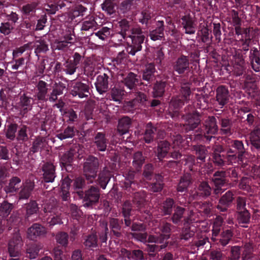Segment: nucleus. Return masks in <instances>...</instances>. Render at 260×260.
Segmentation results:
<instances>
[{
  "instance_id": "1",
  "label": "nucleus",
  "mask_w": 260,
  "mask_h": 260,
  "mask_svg": "<svg viewBox=\"0 0 260 260\" xmlns=\"http://www.w3.org/2000/svg\"><path fill=\"white\" fill-rule=\"evenodd\" d=\"M132 22L126 19L118 21L115 25V31L126 41V50L129 54L135 55L142 50L145 36L140 27H133Z\"/></svg>"
},
{
  "instance_id": "2",
  "label": "nucleus",
  "mask_w": 260,
  "mask_h": 260,
  "mask_svg": "<svg viewBox=\"0 0 260 260\" xmlns=\"http://www.w3.org/2000/svg\"><path fill=\"white\" fill-rule=\"evenodd\" d=\"M212 160L215 166L222 167L234 164L225 145H216L212 148Z\"/></svg>"
},
{
  "instance_id": "3",
  "label": "nucleus",
  "mask_w": 260,
  "mask_h": 260,
  "mask_svg": "<svg viewBox=\"0 0 260 260\" xmlns=\"http://www.w3.org/2000/svg\"><path fill=\"white\" fill-rule=\"evenodd\" d=\"M226 147L231 155L234 164L243 162L245 155L247 153L243 142L241 140H231Z\"/></svg>"
},
{
  "instance_id": "4",
  "label": "nucleus",
  "mask_w": 260,
  "mask_h": 260,
  "mask_svg": "<svg viewBox=\"0 0 260 260\" xmlns=\"http://www.w3.org/2000/svg\"><path fill=\"white\" fill-rule=\"evenodd\" d=\"M99 161L97 157L89 156L84 163L83 175L88 184L93 183L97 177Z\"/></svg>"
},
{
  "instance_id": "5",
  "label": "nucleus",
  "mask_w": 260,
  "mask_h": 260,
  "mask_svg": "<svg viewBox=\"0 0 260 260\" xmlns=\"http://www.w3.org/2000/svg\"><path fill=\"white\" fill-rule=\"evenodd\" d=\"M244 87L251 96H254L258 91L257 84L260 80V73L254 74L252 71L247 72L243 75Z\"/></svg>"
},
{
  "instance_id": "6",
  "label": "nucleus",
  "mask_w": 260,
  "mask_h": 260,
  "mask_svg": "<svg viewBox=\"0 0 260 260\" xmlns=\"http://www.w3.org/2000/svg\"><path fill=\"white\" fill-rule=\"evenodd\" d=\"M219 130L217 121L214 116H208L203 122V129L201 134L199 135L203 139H206L210 141L212 138H214V135L218 133Z\"/></svg>"
},
{
  "instance_id": "7",
  "label": "nucleus",
  "mask_w": 260,
  "mask_h": 260,
  "mask_svg": "<svg viewBox=\"0 0 260 260\" xmlns=\"http://www.w3.org/2000/svg\"><path fill=\"white\" fill-rule=\"evenodd\" d=\"M180 87L179 95L173 97L170 102V106L174 109H179L190 99L191 92L189 84L188 83H182Z\"/></svg>"
},
{
  "instance_id": "8",
  "label": "nucleus",
  "mask_w": 260,
  "mask_h": 260,
  "mask_svg": "<svg viewBox=\"0 0 260 260\" xmlns=\"http://www.w3.org/2000/svg\"><path fill=\"white\" fill-rule=\"evenodd\" d=\"M181 118L184 122V132L188 133L193 131L201 124L202 115L198 111L195 110L182 115Z\"/></svg>"
},
{
  "instance_id": "9",
  "label": "nucleus",
  "mask_w": 260,
  "mask_h": 260,
  "mask_svg": "<svg viewBox=\"0 0 260 260\" xmlns=\"http://www.w3.org/2000/svg\"><path fill=\"white\" fill-rule=\"evenodd\" d=\"M22 245L21 236L18 234H15L9 240L8 244V252L10 257L8 260H20Z\"/></svg>"
},
{
  "instance_id": "10",
  "label": "nucleus",
  "mask_w": 260,
  "mask_h": 260,
  "mask_svg": "<svg viewBox=\"0 0 260 260\" xmlns=\"http://www.w3.org/2000/svg\"><path fill=\"white\" fill-rule=\"evenodd\" d=\"M55 166L50 162H46L43 164L40 170L41 174V184L43 188L48 189L49 185L47 184L48 183H53L56 177Z\"/></svg>"
},
{
  "instance_id": "11",
  "label": "nucleus",
  "mask_w": 260,
  "mask_h": 260,
  "mask_svg": "<svg viewBox=\"0 0 260 260\" xmlns=\"http://www.w3.org/2000/svg\"><path fill=\"white\" fill-rule=\"evenodd\" d=\"M172 67L174 74L177 73L181 77L187 75L190 72L188 57L183 54L181 55L173 62Z\"/></svg>"
},
{
  "instance_id": "12",
  "label": "nucleus",
  "mask_w": 260,
  "mask_h": 260,
  "mask_svg": "<svg viewBox=\"0 0 260 260\" xmlns=\"http://www.w3.org/2000/svg\"><path fill=\"white\" fill-rule=\"evenodd\" d=\"M192 150L194 152L195 156H191L189 158L192 164L189 169L191 171H194L193 166H200L201 164L205 162L208 151L206 146L202 145L192 146Z\"/></svg>"
},
{
  "instance_id": "13",
  "label": "nucleus",
  "mask_w": 260,
  "mask_h": 260,
  "mask_svg": "<svg viewBox=\"0 0 260 260\" xmlns=\"http://www.w3.org/2000/svg\"><path fill=\"white\" fill-rule=\"evenodd\" d=\"M121 82L126 89L129 90L128 91H125L127 93L131 92L132 91H136L139 88V86L144 84V82L141 81L140 77L133 72H129L124 75Z\"/></svg>"
},
{
  "instance_id": "14",
  "label": "nucleus",
  "mask_w": 260,
  "mask_h": 260,
  "mask_svg": "<svg viewBox=\"0 0 260 260\" xmlns=\"http://www.w3.org/2000/svg\"><path fill=\"white\" fill-rule=\"evenodd\" d=\"M212 189L208 182L202 181L199 183L196 191L190 194V199L200 200L206 199L209 197L212 193Z\"/></svg>"
},
{
  "instance_id": "15",
  "label": "nucleus",
  "mask_w": 260,
  "mask_h": 260,
  "mask_svg": "<svg viewBox=\"0 0 260 260\" xmlns=\"http://www.w3.org/2000/svg\"><path fill=\"white\" fill-rule=\"evenodd\" d=\"M112 73L107 70L105 73L97 76L95 86L97 91L101 94L106 93L109 88V83L112 80Z\"/></svg>"
},
{
  "instance_id": "16",
  "label": "nucleus",
  "mask_w": 260,
  "mask_h": 260,
  "mask_svg": "<svg viewBox=\"0 0 260 260\" xmlns=\"http://www.w3.org/2000/svg\"><path fill=\"white\" fill-rule=\"evenodd\" d=\"M84 205L85 207L92 208L93 205L99 202L100 192L99 187L91 186L85 193H84Z\"/></svg>"
},
{
  "instance_id": "17",
  "label": "nucleus",
  "mask_w": 260,
  "mask_h": 260,
  "mask_svg": "<svg viewBox=\"0 0 260 260\" xmlns=\"http://www.w3.org/2000/svg\"><path fill=\"white\" fill-rule=\"evenodd\" d=\"M23 209L25 211L24 215L25 221L30 223L37 220L39 217V208L36 201L31 200L25 204Z\"/></svg>"
},
{
  "instance_id": "18",
  "label": "nucleus",
  "mask_w": 260,
  "mask_h": 260,
  "mask_svg": "<svg viewBox=\"0 0 260 260\" xmlns=\"http://www.w3.org/2000/svg\"><path fill=\"white\" fill-rule=\"evenodd\" d=\"M235 191L234 190H228L221 196L216 207L221 212H226L232 206L235 199Z\"/></svg>"
},
{
  "instance_id": "19",
  "label": "nucleus",
  "mask_w": 260,
  "mask_h": 260,
  "mask_svg": "<svg viewBox=\"0 0 260 260\" xmlns=\"http://www.w3.org/2000/svg\"><path fill=\"white\" fill-rule=\"evenodd\" d=\"M219 233V230L213 231L211 239L216 244L225 246L231 240L233 233L231 230L223 231L220 234Z\"/></svg>"
},
{
  "instance_id": "20",
  "label": "nucleus",
  "mask_w": 260,
  "mask_h": 260,
  "mask_svg": "<svg viewBox=\"0 0 260 260\" xmlns=\"http://www.w3.org/2000/svg\"><path fill=\"white\" fill-rule=\"evenodd\" d=\"M47 233L46 228L38 223H33L27 230V238L32 241L44 236Z\"/></svg>"
},
{
  "instance_id": "21",
  "label": "nucleus",
  "mask_w": 260,
  "mask_h": 260,
  "mask_svg": "<svg viewBox=\"0 0 260 260\" xmlns=\"http://www.w3.org/2000/svg\"><path fill=\"white\" fill-rule=\"evenodd\" d=\"M251 151L260 156V128L256 126L249 134Z\"/></svg>"
},
{
  "instance_id": "22",
  "label": "nucleus",
  "mask_w": 260,
  "mask_h": 260,
  "mask_svg": "<svg viewBox=\"0 0 260 260\" xmlns=\"http://www.w3.org/2000/svg\"><path fill=\"white\" fill-rule=\"evenodd\" d=\"M82 59V56L79 53L75 52L72 57L67 59L63 63L66 73L69 75L74 74Z\"/></svg>"
},
{
  "instance_id": "23",
  "label": "nucleus",
  "mask_w": 260,
  "mask_h": 260,
  "mask_svg": "<svg viewBox=\"0 0 260 260\" xmlns=\"http://www.w3.org/2000/svg\"><path fill=\"white\" fill-rule=\"evenodd\" d=\"M123 220L116 218L110 217L109 219L110 234L113 238L120 239L123 237L122 225Z\"/></svg>"
},
{
  "instance_id": "24",
  "label": "nucleus",
  "mask_w": 260,
  "mask_h": 260,
  "mask_svg": "<svg viewBox=\"0 0 260 260\" xmlns=\"http://www.w3.org/2000/svg\"><path fill=\"white\" fill-rule=\"evenodd\" d=\"M89 87L87 83L76 82L73 83L71 93L73 96H78L80 98L87 97L90 94Z\"/></svg>"
},
{
  "instance_id": "25",
  "label": "nucleus",
  "mask_w": 260,
  "mask_h": 260,
  "mask_svg": "<svg viewBox=\"0 0 260 260\" xmlns=\"http://www.w3.org/2000/svg\"><path fill=\"white\" fill-rule=\"evenodd\" d=\"M155 68L154 64L148 63L146 65L145 69L142 73V80L146 82H144V84L142 85L150 87L151 86L152 82L155 79L154 75L155 72Z\"/></svg>"
},
{
  "instance_id": "26",
  "label": "nucleus",
  "mask_w": 260,
  "mask_h": 260,
  "mask_svg": "<svg viewBox=\"0 0 260 260\" xmlns=\"http://www.w3.org/2000/svg\"><path fill=\"white\" fill-rule=\"evenodd\" d=\"M55 204L54 203L53 205L51 206H47L45 207L44 208V211L46 214V215L44 216L42 219V221L44 223H47L49 226H53L57 224H60L61 222V218L57 215H52L50 211L54 206Z\"/></svg>"
},
{
  "instance_id": "27",
  "label": "nucleus",
  "mask_w": 260,
  "mask_h": 260,
  "mask_svg": "<svg viewBox=\"0 0 260 260\" xmlns=\"http://www.w3.org/2000/svg\"><path fill=\"white\" fill-rule=\"evenodd\" d=\"M137 210L134 208V205L129 200H126L122 204L121 214L124 218V222L125 226H130L131 219L130 216L133 210Z\"/></svg>"
},
{
  "instance_id": "28",
  "label": "nucleus",
  "mask_w": 260,
  "mask_h": 260,
  "mask_svg": "<svg viewBox=\"0 0 260 260\" xmlns=\"http://www.w3.org/2000/svg\"><path fill=\"white\" fill-rule=\"evenodd\" d=\"M121 254L127 257L129 260H147L144 252L140 249L128 250L126 248H121Z\"/></svg>"
},
{
  "instance_id": "29",
  "label": "nucleus",
  "mask_w": 260,
  "mask_h": 260,
  "mask_svg": "<svg viewBox=\"0 0 260 260\" xmlns=\"http://www.w3.org/2000/svg\"><path fill=\"white\" fill-rule=\"evenodd\" d=\"M49 85L44 80H40L38 82L36 85L37 92L36 94V99L38 101L43 103L48 101L46 96L48 93Z\"/></svg>"
},
{
  "instance_id": "30",
  "label": "nucleus",
  "mask_w": 260,
  "mask_h": 260,
  "mask_svg": "<svg viewBox=\"0 0 260 260\" xmlns=\"http://www.w3.org/2000/svg\"><path fill=\"white\" fill-rule=\"evenodd\" d=\"M250 64L252 70L257 73H260V50L255 47L250 49L249 53Z\"/></svg>"
},
{
  "instance_id": "31",
  "label": "nucleus",
  "mask_w": 260,
  "mask_h": 260,
  "mask_svg": "<svg viewBox=\"0 0 260 260\" xmlns=\"http://www.w3.org/2000/svg\"><path fill=\"white\" fill-rule=\"evenodd\" d=\"M229 91L228 87L225 85L219 86L216 90V101L219 105L223 107L229 100Z\"/></svg>"
},
{
  "instance_id": "32",
  "label": "nucleus",
  "mask_w": 260,
  "mask_h": 260,
  "mask_svg": "<svg viewBox=\"0 0 260 260\" xmlns=\"http://www.w3.org/2000/svg\"><path fill=\"white\" fill-rule=\"evenodd\" d=\"M93 143L98 150L105 151L109 143V140L106 138V134L104 132L96 133L93 138Z\"/></svg>"
},
{
  "instance_id": "33",
  "label": "nucleus",
  "mask_w": 260,
  "mask_h": 260,
  "mask_svg": "<svg viewBox=\"0 0 260 260\" xmlns=\"http://www.w3.org/2000/svg\"><path fill=\"white\" fill-rule=\"evenodd\" d=\"M138 0H124L119 6L120 12L124 16H128L133 13L137 6Z\"/></svg>"
},
{
  "instance_id": "34",
  "label": "nucleus",
  "mask_w": 260,
  "mask_h": 260,
  "mask_svg": "<svg viewBox=\"0 0 260 260\" xmlns=\"http://www.w3.org/2000/svg\"><path fill=\"white\" fill-rule=\"evenodd\" d=\"M220 125V133L222 135L231 136L233 133V122L227 117H217Z\"/></svg>"
},
{
  "instance_id": "35",
  "label": "nucleus",
  "mask_w": 260,
  "mask_h": 260,
  "mask_svg": "<svg viewBox=\"0 0 260 260\" xmlns=\"http://www.w3.org/2000/svg\"><path fill=\"white\" fill-rule=\"evenodd\" d=\"M170 144L166 140L159 141L156 148V156L159 161H162L164 158H168Z\"/></svg>"
},
{
  "instance_id": "36",
  "label": "nucleus",
  "mask_w": 260,
  "mask_h": 260,
  "mask_svg": "<svg viewBox=\"0 0 260 260\" xmlns=\"http://www.w3.org/2000/svg\"><path fill=\"white\" fill-rule=\"evenodd\" d=\"M35 186L34 181H31L30 179L27 180L23 187L21 186V190L18 193L19 200L28 199L34 190Z\"/></svg>"
},
{
  "instance_id": "37",
  "label": "nucleus",
  "mask_w": 260,
  "mask_h": 260,
  "mask_svg": "<svg viewBox=\"0 0 260 260\" xmlns=\"http://www.w3.org/2000/svg\"><path fill=\"white\" fill-rule=\"evenodd\" d=\"M130 94H134V98L128 103V105L131 106L132 108H134L139 104L145 107V104L146 102L147 96V95L139 91V88L136 91H132L131 92H129Z\"/></svg>"
},
{
  "instance_id": "38",
  "label": "nucleus",
  "mask_w": 260,
  "mask_h": 260,
  "mask_svg": "<svg viewBox=\"0 0 260 260\" xmlns=\"http://www.w3.org/2000/svg\"><path fill=\"white\" fill-rule=\"evenodd\" d=\"M66 86L62 82L55 83L52 87V90L48 94L46 99L50 102H55L57 100L58 96L63 94Z\"/></svg>"
},
{
  "instance_id": "39",
  "label": "nucleus",
  "mask_w": 260,
  "mask_h": 260,
  "mask_svg": "<svg viewBox=\"0 0 260 260\" xmlns=\"http://www.w3.org/2000/svg\"><path fill=\"white\" fill-rule=\"evenodd\" d=\"M176 206L173 199L167 198L160 204L159 209L162 215H171L172 214L173 209H174L175 207Z\"/></svg>"
},
{
  "instance_id": "40",
  "label": "nucleus",
  "mask_w": 260,
  "mask_h": 260,
  "mask_svg": "<svg viewBox=\"0 0 260 260\" xmlns=\"http://www.w3.org/2000/svg\"><path fill=\"white\" fill-rule=\"evenodd\" d=\"M181 24L185 29V33L189 35L194 34L196 27L193 18L190 15H184L181 18Z\"/></svg>"
},
{
  "instance_id": "41",
  "label": "nucleus",
  "mask_w": 260,
  "mask_h": 260,
  "mask_svg": "<svg viewBox=\"0 0 260 260\" xmlns=\"http://www.w3.org/2000/svg\"><path fill=\"white\" fill-rule=\"evenodd\" d=\"M193 179L191 175L189 173H185L180 179L177 185V190L178 192H186L188 187L192 184Z\"/></svg>"
},
{
  "instance_id": "42",
  "label": "nucleus",
  "mask_w": 260,
  "mask_h": 260,
  "mask_svg": "<svg viewBox=\"0 0 260 260\" xmlns=\"http://www.w3.org/2000/svg\"><path fill=\"white\" fill-rule=\"evenodd\" d=\"M168 84L167 79L156 81L153 86L152 95L153 98H161L164 95L166 87Z\"/></svg>"
},
{
  "instance_id": "43",
  "label": "nucleus",
  "mask_w": 260,
  "mask_h": 260,
  "mask_svg": "<svg viewBox=\"0 0 260 260\" xmlns=\"http://www.w3.org/2000/svg\"><path fill=\"white\" fill-rule=\"evenodd\" d=\"M21 180L20 178L17 176L12 177L9 180L8 185L4 187V191L7 194H12L17 192L21 187Z\"/></svg>"
},
{
  "instance_id": "44",
  "label": "nucleus",
  "mask_w": 260,
  "mask_h": 260,
  "mask_svg": "<svg viewBox=\"0 0 260 260\" xmlns=\"http://www.w3.org/2000/svg\"><path fill=\"white\" fill-rule=\"evenodd\" d=\"M96 19V17L93 15H89L86 17L82 22L81 30L82 31H93L96 30L98 26Z\"/></svg>"
},
{
  "instance_id": "45",
  "label": "nucleus",
  "mask_w": 260,
  "mask_h": 260,
  "mask_svg": "<svg viewBox=\"0 0 260 260\" xmlns=\"http://www.w3.org/2000/svg\"><path fill=\"white\" fill-rule=\"evenodd\" d=\"M46 139L45 137L39 136L32 141L31 146L29 148V153L34 154L41 152L45 146Z\"/></svg>"
},
{
  "instance_id": "46",
  "label": "nucleus",
  "mask_w": 260,
  "mask_h": 260,
  "mask_svg": "<svg viewBox=\"0 0 260 260\" xmlns=\"http://www.w3.org/2000/svg\"><path fill=\"white\" fill-rule=\"evenodd\" d=\"M42 244L40 243H30L26 245V257L30 259H35L39 255L40 250L42 249Z\"/></svg>"
},
{
  "instance_id": "47",
  "label": "nucleus",
  "mask_w": 260,
  "mask_h": 260,
  "mask_svg": "<svg viewBox=\"0 0 260 260\" xmlns=\"http://www.w3.org/2000/svg\"><path fill=\"white\" fill-rule=\"evenodd\" d=\"M31 101L32 98L27 96L25 94L20 96L18 105L21 113L25 114L31 109Z\"/></svg>"
},
{
  "instance_id": "48",
  "label": "nucleus",
  "mask_w": 260,
  "mask_h": 260,
  "mask_svg": "<svg viewBox=\"0 0 260 260\" xmlns=\"http://www.w3.org/2000/svg\"><path fill=\"white\" fill-rule=\"evenodd\" d=\"M111 178V174L110 172L104 169L103 171H101L98 175V179H95V181L98 184L101 188L105 189L110 181Z\"/></svg>"
},
{
  "instance_id": "49",
  "label": "nucleus",
  "mask_w": 260,
  "mask_h": 260,
  "mask_svg": "<svg viewBox=\"0 0 260 260\" xmlns=\"http://www.w3.org/2000/svg\"><path fill=\"white\" fill-rule=\"evenodd\" d=\"M236 219L238 224L243 228H247L250 222L251 214L248 210L236 212Z\"/></svg>"
},
{
  "instance_id": "50",
  "label": "nucleus",
  "mask_w": 260,
  "mask_h": 260,
  "mask_svg": "<svg viewBox=\"0 0 260 260\" xmlns=\"http://www.w3.org/2000/svg\"><path fill=\"white\" fill-rule=\"evenodd\" d=\"M242 260H251L253 257V247L252 243H245L243 246H239Z\"/></svg>"
},
{
  "instance_id": "51",
  "label": "nucleus",
  "mask_w": 260,
  "mask_h": 260,
  "mask_svg": "<svg viewBox=\"0 0 260 260\" xmlns=\"http://www.w3.org/2000/svg\"><path fill=\"white\" fill-rule=\"evenodd\" d=\"M133 196V200L131 201L134 205V208L140 210L145 205L146 193L144 191L135 192Z\"/></svg>"
},
{
  "instance_id": "52",
  "label": "nucleus",
  "mask_w": 260,
  "mask_h": 260,
  "mask_svg": "<svg viewBox=\"0 0 260 260\" xmlns=\"http://www.w3.org/2000/svg\"><path fill=\"white\" fill-rule=\"evenodd\" d=\"M157 128L151 122L147 123L144 134V140L146 143L150 144L153 141Z\"/></svg>"
},
{
  "instance_id": "53",
  "label": "nucleus",
  "mask_w": 260,
  "mask_h": 260,
  "mask_svg": "<svg viewBox=\"0 0 260 260\" xmlns=\"http://www.w3.org/2000/svg\"><path fill=\"white\" fill-rule=\"evenodd\" d=\"M186 211V209L184 207L177 205L175 207L174 212L172 213L171 220L172 222L176 225H180L182 222L183 215Z\"/></svg>"
},
{
  "instance_id": "54",
  "label": "nucleus",
  "mask_w": 260,
  "mask_h": 260,
  "mask_svg": "<svg viewBox=\"0 0 260 260\" xmlns=\"http://www.w3.org/2000/svg\"><path fill=\"white\" fill-rule=\"evenodd\" d=\"M132 124L131 119L127 116L121 117L118 121L117 131L118 133L123 135L128 132L130 126Z\"/></svg>"
},
{
  "instance_id": "55",
  "label": "nucleus",
  "mask_w": 260,
  "mask_h": 260,
  "mask_svg": "<svg viewBox=\"0 0 260 260\" xmlns=\"http://www.w3.org/2000/svg\"><path fill=\"white\" fill-rule=\"evenodd\" d=\"M194 234V230L191 229L190 224L187 221H185L179 234V238L180 240L187 241L190 238L193 237Z\"/></svg>"
},
{
  "instance_id": "56",
  "label": "nucleus",
  "mask_w": 260,
  "mask_h": 260,
  "mask_svg": "<svg viewBox=\"0 0 260 260\" xmlns=\"http://www.w3.org/2000/svg\"><path fill=\"white\" fill-rule=\"evenodd\" d=\"M227 172L224 171H216L212 178L215 186H223L226 183Z\"/></svg>"
},
{
  "instance_id": "57",
  "label": "nucleus",
  "mask_w": 260,
  "mask_h": 260,
  "mask_svg": "<svg viewBox=\"0 0 260 260\" xmlns=\"http://www.w3.org/2000/svg\"><path fill=\"white\" fill-rule=\"evenodd\" d=\"M98 236L96 234H90L84 238L83 245L85 248L89 250H93L98 246Z\"/></svg>"
},
{
  "instance_id": "58",
  "label": "nucleus",
  "mask_w": 260,
  "mask_h": 260,
  "mask_svg": "<svg viewBox=\"0 0 260 260\" xmlns=\"http://www.w3.org/2000/svg\"><path fill=\"white\" fill-rule=\"evenodd\" d=\"M75 128L74 126H68L63 131H58L56 137L60 140L72 138L75 135Z\"/></svg>"
},
{
  "instance_id": "59",
  "label": "nucleus",
  "mask_w": 260,
  "mask_h": 260,
  "mask_svg": "<svg viewBox=\"0 0 260 260\" xmlns=\"http://www.w3.org/2000/svg\"><path fill=\"white\" fill-rule=\"evenodd\" d=\"M162 177L157 175L156 178L149 184V189L153 192H158L162 190L164 187Z\"/></svg>"
},
{
  "instance_id": "60",
  "label": "nucleus",
  "mask_w": 260,
  "mask_h": 260,
  "mask_svg": "<svg viewBox=\"0 0 260 260\" xmlns=\"http://www.w3.org/2000/svg\"><path fill=\"white\" fill-rule=\"evenodd\" d=\"M133 159V167L137 171H140L144 164L145 157L141 151H137L134 154Z\"/></svg>"
},
{
  "instance_id": "61",
  "label": "nucleus",
  "mask_w": 260,
  "mask_h": 260,
  "mask_svg": "<svg viewBox=\"0 0 260 260\" xmlns=\"http://www.w3.org/2000/svg\"><path fill=\"white\" fill-rule=\"evenodd\" d=\"M170 238L168 235L160 234L158 236L150 235L148 236V243L160 244L161 245L166 244L168 246V242L167 240Z\"/></svg>"
},
{
  "instance_id": "62",
  "label": "nucleus",
  "mask_w": 260,
  "mask_h": 260,
  "mask_svg": "<svg viewBox=\"0 0 260 260\" xmlns=\"http://www.w3.org/2000/svg\"><path fill=\"white\" fill-rule=\"evenodd\" d=\"M85 185V180L83 177H78L73 180V186L80 196L83 197L84 192L82 189Z\"/></svg>"
},
{
  "instance_id": "63",
  "label": "nucleus",
  "mask_w": 260,
  "mask_h": 260,
  "mask_svg": "<svg viewBox=\"0 0 260 260\" xmlns=\"http://www.w3.org/2000/svg\"><path fill=\"white\" fill-rule=\"evenodd\" d=\"M101 6L103 11L109 15H111L116 12L115 0H104Z\"/></svg>"
},
{
  "instance_id": "64",
  "label": "nucleus",
  "mask_w": 260,
  "mask_h": 260,
  "mask_svg": "<svg viewBox=\"0 0 260 260\" xmlns=\"http://www.w3.org/2000/svg\"><path fill=\"white\" fill-rule=\"evenodd\" d=\"M77 151L75 148H71L69 151L65 153L60 158V163L61 165L70 164L72 163L75 155H77Z\"/></svg>"
}]
</instances>
